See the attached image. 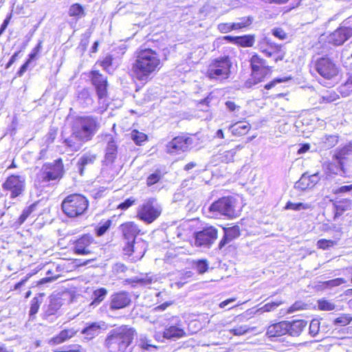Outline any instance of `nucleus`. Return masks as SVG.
Instances as JSON below:
<instances>
[{"instance_id": "nucleus-1", "label": "nucleus", "mask_w": 352, "mask_h": 352, "mask_svg": "<svg viewBox=\"0 0 352 352\" xmlns=\"http://www.w3.org/2000/svg\"><path fill=\"white\" fill-rule=\"evenodd\" d=\"M161 67L157 53L151 49H144L137 53L131 66L132 76L140 81H147Z\"/></svg>"}, {"instance_id": "nucleus-2", "label": "nucleus", "mask_w": 352, "mask_h": 352, "mask_svg": "<svg viewBox=\"0 0 352 352\" xmlns=\"http://www.w3.org/2000/svg\"><path fill=\"white\" fill-rule=\"evenodd\" d=\"M135 336V330L126 325L111 330L104 340L108 352H131L130 345Z\"/></svg>"}, {"instance_id": "nucleus-3", "label": "nucleus", "mask_w": 352, "mask_h": 352, "mask_svg": "<svg viewBox=\"0 0 352 352\" xmlns=\"http://www.w3.org/2000/svg\"><path fill=\"white\" fill-rule=\"evenodd\" d=\"M232 63L228 56L211 59L206 72V76L210 80L223 81L230 76Z\"/></svg>"}, {"instance_id": "nucleus-4", "label": "nucleus", "mask_w": 352, "mask_h": 352, "mask_svg": "<svg viewBox=\"0 0 352 352\" xmlns=\"http://www.w3.org/2000/svg\"><path fill=\"white\" fill-rule=\"evenodd\" d=\"M89 206L88 199L80 194H72L66 197L61 207L63 212L69 217L82 215Z\"/></svg>"}, {"instance_id": "nucleus-5", "label": "nucleus", "mask_w": 352, "mask_h": 352, "mask_svg": "<svg viewBox=\"0 0 352 352\" xmlns=\"http://www.w3.org/2000/svg\"><path fill=\"white\" fill-rule=\"evenodd\" d=\"M98 129L97 120L91 116H86L76 120L72 127V131L80 140L86 142L91 140Z\"/></svg>"}, {"instance_id": "nucleus-6", "label": "nucleus", "mask_w": 352, "mask_h": 352, "mask_svg": "<svg viewBox=\"0 0 352 352\" xmlns=\"http://www.w3.org/2000/svg\"><path fill=\"white\" fill-rule=\"evenodd\" d=\"M162 208L154 198L145 200L138 207L137 217L146 223H151L161 214Z\"/></svg>"}, {"instance_id": "nucleus-7", "label": "nucleus", "mask_w": 352, "mask_h": 352, "mask_svg": "<svg viewBox=\"0 0 352 352\" xmlns=\"http://www.w3.org/2000/svg\"><path fill=\"white\" fill-rule=\"evenodd\" d=\"M64 173L63 164L61 159L54 161L52 164H44L39 173L38 179L42 183H47L52 180L60 179Z\"/></svg>"}, {"instance_id": "nucleus-8", "label": "nucleus", "mask_w": 352, "mask_h": 352, "mask_svg": "<svg viewBox=\"0 0 352 352\" xmlns=\"http://www.w3.org/2000/svg\"><path fill=\"white\" fill-rule=\"evenodd\" d=\"M209 211L232 219L236 216L235 199L232 197H224L212 203Z\"/></svg>"}, {"instance_id": "nucleus-9", "label": "nucleus", "mask_w": 352, "mask_h": 352, "mask_svg": "<svg viewBox=\"0 0 352 352\" xmlns=\"http://www.w3.org/2000/svg\"><path fill=\"white\" fill-rule=\"evenodd\" d=\"M120 229L124 239L126 240V244L123 248V251L125 254L130 256L135 251V239L140 230L136 224L131 221L122 224Z\"/></svg>"}, {"instance_id": "nucleus-10", "label": "nucleus", "mask_w": 352, "mask_h": 352, "mask_svg": "<svg viewBox=\"0 0 352 352\" xmlns=\"http://www.w3.org/2000/svg\"><path fill=\"white\" fill-rule=\"evenodd\" d=\"M25 177L16 175H12L8 177L2 185L3 190L10 192V197L12 199L21 195L25 190Z\"/></svg>"}, {"instance_id": "nucleus-11", "label": "nucleus", "mask_w": 352, "mask_h": 352, "mask_svg": "<svg viewBox=\"0 0 352 352\" xmlns=\"http://www.w3.org/2000/svg\"><path fill=\"white\" fill-rule=\"evenodd\" d=\"M317 72L326 79H331L338 74V67L330 58L322 57L319 58L315 64Z\"/></svg>"}, {"instance_id": "nucleus-12", "label": "nucleus", "mask_w": 352, "mask_h": 352, "mask_svg": "<svg viewBox=\"0 0 352 352\" xmlns=\"http://www.w3.org/2000/svg\"><path fill=\"white\" fill-rule=\"evenodd\" d=\"M252 76L257 81H261L268 74L271 69L267 65L266 61L258 55H253L250 58Z\"/></svg>"}, {"instance_id": "nucleus-13", "label": "nucleus", "mask_w": 352, "mask_h": 352, "mask_svg": "<svg viewBox=\"0 0 352 352\" xmlns=\"http://www.w3.org/2000/svg\"><path fill=\"white\" fill-rule=\"evenodd\" d=\"M94 237L89 234H83L74 242L73 250L76 254L89 255L93 253Z\"/></svg>"}, {"instance_id": "nucleus-14", "label": "nucleus", "mask_w": 352, "mask_h": 352, "mask_svg": "<svg viewBox=\"0 0 352 352\" xmlns=\"http://www.w3.org/2000/svg\"><path fill=\"white\" fill-rule=\"evenodd\" d=\"M191 144L192 140L189 138L176 137L167 144L166 151L170 154H177L180 152H184L188 150Z\"/></svg>"}, {"instance_id": "nucleus-15", "label": "nucleus", "mask_w": 352, "mask_h": 352, "mask_svg": "<svg viewBox=\"0 0 352 352\" xmlns=\"http://www.w3.org/2000/svg\"><path fill=\"white\" fill-rule=\"evenodd\" d=\"M217 237V230L214 227H208L198 232L195 236V244L197 246L209 245Z\"/></svg>"}, {"instance_id": "nucleus-16", "label": "nucleus", "mask_w": 352, "mask_h": 352, "mask_svg": "<svg viewBox=\"0 0 352 352\" xmlns=\"http://www.w3.org/2000/svg\"><path fill=\"white\" fill-rule=\"evenodd\" d=\"M131 302V296L128 292H116L110 297L109 308L111 310L123 309L129 306Z\"/></svg>"}, {"instance_id": "nucleus-17", "label": "nucleus", "mask_w": 352, "mask_h": 352, "mask_svg": "<svg viewBox=\"0 0 352 352\" xmlns=\"http://www.w3.org/2000/svg\"><path fill=\"white\" fill-rule=\"evenodd\" d=\"M104 141L107 142L104 162L107 165L114 162L118 153V145L115 138L111 134L104 136Z\"/></svg>"}, {"instance_id": "nucleus-18", "label": "nucleus", "mask_w": 352, "mask_h": 352, "mask_svg": "<svg viewBox=\"0 0 352 352\" xmlns=\"http://www.w3.org/2000/svg\"><path fill=\"white\" fill-rule=\"evenodd\" d=\"M352 36V27H341L330 35V41L336 45L343 44Z\"/></svg>"}, {"instance_id": "nucleus-19", "label": "nucleus", "mask_w": 352, "mask_h": 352, "mask_svg": "<svg viewBox=\"0 0 352 352\" xmlns=\"http://www.w3.org/2000/svg\"><path fill=\"white\" fill-rule=\"evenodd\" d=\"M91 81L96 89L98 98L102 99L105 97L107 94V79L98 72L94 71L91 72Z\"/></svg>"}, {"instance_id": "nucleus-20", "label": "nucleus", "mask_w": 352, "mask_h": 352, "mask_svg": "<svg viewBox=\"0 0 352 352\" xmlns=\"http://www.w3.org/2000/svg\"><path fill=\"white\" fill-rule=\"evenodd\" d=\"M287 321L284 320L270 324L267 329L266 335L269 338H276L287 334Z\"/></svg>"}, {"instance_id": "nucleus-21", "label": "nucleus", "mask_w": 352, "mask_h": 352, "mask_svg": "<svg viewBox=\"0 0 352 352\" xmlns=\"http://www.w3.org/2000/svg\"><path fill=\"white\" fill-rule=\"evenodd\" d=\"M96 154L89 151L82 154L77 162V168L80 175L84 174L86 167L94 164L96 160Z\"/></svg>"}, {"instance_id": "nucleus-22", "label": "nucleus", "mask_w": 352, "mask_h": 352, "mask_svg": "<svg viewBox=\"0 0 352 352\" xmlns=\"http://www.w3.org/2000/svg\"><path fill=\"white\" fill-rule=\"evenodd\" d=\"M307 325V322L305 320L287 321V334L292 337H298L301 334Z\"/></svg>"}, {"instance_id": "nucleus-23", "label": "nucleus", "mask_w": 352, "mask_h": 352, "mask_svg": "<svg viewBox=\"0 0 352 352\" xmlns=\"http://www.w3.org/2000/svg\"><path fill=\"white\" fill-rule=\"evenodd\" d=\"M224 235L220 241L219 247L221 249L226 244L229 243L233 239L237 238L240 235V230L237 226L224 228Z\"/></svg>"}, {"instance_id": "nucleus-24", "label": "nucleus", "mask_w": 352, "mask_h": 352, "mask_svg": "<svg viewBox=\"0 0 352 352\" xmlns=\"http://www.w3.org/2000/svg\"><path fill=\"white\" fill-rule=\"evenodd\" d=\"M103 326L104 322H92L89 324L81 333L85 336V338L91 340L100 333Z\"/></svg>"}, {"instance_id": "nucleus-25", "label": "nucleus", "mask_w": 352, "mask_h": 352, "mask_svg": "<svg viewBox=\"0 0 352 352\" xmlns=\"http://www.w3.org/2000/svg\"><path fill=\"white\" fill-rule=\"evenodd\" d=\"M185 332L178 325H170L165 328L163 337L166 339H177L184 337Z\"/></svg>"}, {"instance_id": "nucleus-26", "label": "nucleus", "mask_w": 352, "mask_h": 352, "mask_svg": "<svg viewBox=\"0 0 352 352\" xmlns=\"http://www.w3.org/2000/svg\"><path fill=\"white\" fill-rule=\"evenodd\" d=\"M334 160V162H328L324 164L323 166L325 173L327 175H337L340 171H342L343 173H345L346 170L344 167V162H338L336 160Z\"/></svg>"}, {"instance_id": "nucleus-27", "label": "nucleus", "mask_w": 352, "mask_h": 352, "mask_svg": "<svg viewBox=\"0 0 352 352\" xmlns=\"http://www.w3.org/2000/svg\"><path fill=\"white\" fill-rule=\"evenodd\" d=\"M76 333L74 329H64L58 335L52 338L49 343L51 344H59L72 338Z\"/></svg>"}, {"instance_id": "nucleus-28", "label": "nucleus", "mask_w": 352, "mask_h": 352, "mask_svg": "<svg viewBox=\"0 0 352 352\" xmlns=\"http://www.w3.org/2000/svg\"><path fill=\"white\" fill-rule=\"evenodd\" d=\"M250 124L245 121L236 122L229 126V130L234 135H243L250 129Z\"/></svg>"}, {"instance_id": "nucleus-29", "label": "nucleus", "mask_w": 352, "mask_h": 352, "mask_svg": "<svg viewBox=\"0 0 352 352\" xmlns=\"http://www.w3.org/2000/svg\"><path fill=\"white\" fill-rule=\"evenodd\" d=\"M82 143H84V142L80 140L76 135H74V133L73 131L71 135L63 141L65 146L67 147L69 151L72 152L80 150Z\"/></svg>"}, {"instance_id": "nucleus-30", "label": "nucleus", "mask_w": 352, "mask_h": 352, "mask_svg": "<svg viewBox=\"0 0 352 352\" xmlns=\"http://www.w3.org/2000/svg\"><path fill=\"white\" fill-rule=\"evenodd\" d=\"M341 59L344 67L352 69V42L343 49Z\"/></svg>"}, {"instance_id": "nucleus-31", "label": "nucleus", "mask_w": 352, "mask_h": 352, "mask_svg": "<svg viewBox=\"0 0 352 352\" xmlns=\"http://www.w3.org/2000/svg\"><path fill=\"white\" fill-rule=\"evenodd\" d=\"M254 18L251 16H246L239 18L236 22H234V30L248 29L253 23Z\"/></svg>"}, {"instance_id": "nucleus-32", "label": "nucleus", "mask_w": 352, "mask_h": 352, "mask_svg": "<svg viewBox=\"0 0 352 352\" xmlns=\"http://www.w3.org/2000/svg\"><path fill=\"white\" fill-rule=\"evenodd\" d=\"M62 306L61 300L57 298L50 299V304L45 311V316L46 317L54 315Z\"/></svg>"}, {"instance_id": "nucleus-33", "label": "nucleus", "mask_w": 352, "mask_h": 352, "mask_svg": "<svg viewBox=\"0 0 352 352\" xmlns=\"http://www.w3.org/2000/svg\"><path fill=\"white\" fill-rule=\"evenodd\" d=\"M338 91L343 97H347L352 94V73L348 74L347 80L339 87Z\"/></svg>"}, {"instance_id": "nucleus-34", "label": "nucleus", "mask_w": 352, "mask_h": 352, "mask_svg": "<svg viewBox=\"0 0 352 352\" xmlns=\"http://www.w3.org/2000/svg\"><path fill=\"white\" fill-rule=\"evenodd\" d=\"M352 153V144L350 143L345 146L337 150L333 155V160L338 162L342 161L346 159V156Z\"/></svg>"}, {"instance_id": "nucleus-35", "label": "nucleus", "mask_w": 352, "mask_h": 352, "mask_svg": "<svg viewBox=\"0 0 352 352\" xmlns=\"http://www.w3.org/2000/svg\"><path fill=\"white\" fill-rule=\"evenodd\" d=\"M85 14L83 6L79 3H74L69 8V15L70 16L80 19L84 17Z\"/></svg>"}, {"instance_id": "nucleus-36", "label": "nucleus", "mask_w": 352, "mask_h": 352, "mask_svg": "<svg viewBox=\"0 0 352 352\" xmlns=\"http://www.w3.org/2000/svg\"><path fill=\"white\" fill-rule=\"evenodd\" d=\"M191 265L200 274H204L208 269V262L206 259L193 260Z\"/></svg>"}, {"instance_id": "nucleus-37", "label": "nucleus", "mask_w": 352, "mask_h": 352, "mask_svg": "<svg viewBox=\"0 0 352 352\" xmlns=\"http://www.w3.org/2000/svg\"><path fill=\"white\" fill-rule=\"evenodd\" d=\"M295 188L302 190L313 188V184L310 182L307 173H304L301 176L300 179L295 184Z\"/></svg>"}, {"instance_id": "nucleus-38", "label": "nucleus", "mask_w": 352, "mask_h": 352, "mask_svg": "<svg viewBox=\"0 0 352 352\" xmlns=\"http://www.w3.org/2000/svg\"><path fill=\"white\" fill-rule=\"evenodd\" d=\"M267 47L263 48V47L261 45V50L268 57L273 56L276 52H280V50L282 48L280 45H278L269 41L267 42Z\"/></svg>"}, {"instance_id": "nucleus-39", "label": "nucleus", "mask_w": 352, "mask_h": 352, "mask_svg": "<svg viewBox=\"0 0 352 352\" xmlns=\"http://www.w3.org/2000/svg\"><path fill=\"white\" fill-rule=\"evenodd\" d=\"M255 42V36L254 35H244L241 36H237V43L236 45H240L243 47H252L254 45Z\"/></svg>"}, {"instance_id": "nucleus-40", "label": "nucleus", "mask_w": 352, "mask_h": 352, "mask_svg": "<svg viewBox=\"0 0 352 352\" xmlns=\"http://www.w3.org/2000/svg\"><path fill=\"white\" fill-rule=\"evenodd\" d=\"M311 204L308 203H293L291 201H288L285 206V209L286 210H293L296 211L305 210L311 209Z\"/></svg>"}, {"instance_id": "nucleus-41", "label": "nucleus", "mask_w": 352, "mask_h": 352, "mask_svg": "<svg viewBox=\"0 0 352 352\" xmlns=\"http://www.w3.org/2000/svg\"><path fill=\"white\" fill-rule=\"evenodd\" d=\"M283 304L282 301H276L272 302L270 303H267L263 307L257 309L254 314H262L264 312H270L274 311L278 306Z\"/></svg>"}, {"instance_id": "nucleus-42", "label": "nucleus", "mask_w": 352, "mask_h": 352, "mask_svg": "<svg viewBox=\"0 0 352 352\" xmlns=\"http://www.w3.org/2000/svg\"><path fill=\"white\" fill-rule=\"evenodd\" d=\"M107 294V290L105 288H100L93 293V301L91 305L100 304Z\"/></svg>"}, {"instance_id": "nucleus-43", "label": "nucleus", "mask_w": 352, "mask_h": 352, "mask_svg": "<svg viewBox=\"0 0 352 352\" xmlns=\"http://www.w3.org/2000/svg\"><path fill=\"white\" fill-rule=\"evenodd\" d=\"M242 146L240 145H238L235 148L230 149L229 151H225L223 153L221 154V160L222 162H224L226 163L231 162L234 160V157L235 154L236 153V151L241 149Z\"/></svg>"}, {"instance_id": "nucleus-44", "label": "nucleus", "mask_w": 352, "mask_h": 352, "mask_svg": "<svg viewBox=\"0 0 352 352\" xmlns=\"http://www.w3.org/2000/svg\"><path fill=\"white\" fill-rule=\"evenodd\" d=\"M138 346L144 351H150L151 349H157V346L151 344V340L144 335H141L138 340Z\"/></svg>"}, {"instance_id": "nucleus-45", "label": "nucleus", "mask_w": 352, "mask_h": 352, "mask_svg": "<svg viewBox=\"0 0 352 352\" xmlns=\"http://www.w3.org/2000/svg\"><path fill=\"white\" fill-rule=\"evenodd\" d=\"M41 304V300H40L37 297H34L31 300V305H30V318H34L35 315L38 311L40 305Z\"/></svg>"}, {"instance_id": "nucleus-46", "label": "nucleus", "mask_w": 352, "mask_h": 352, "mask_svg": "<svg viewBox=\"0 0 352 352\" xmlns=\"http://www.w3.org/2000/svg\"><path fill=\"white\" fill-rule=\"evenodd\" d=\"M131 138L136 144H141L147 140V135L144 133L133 130L131 132Z\"/></svg>"}, {"instance_id": "nucleus-47", "label": "nucleus", "mask_w": 352, "mask_h": 352, "mask_svg": "<svg viewBox=\"0 0 352 352\" xmlns=\"http://www.w3.org/2000/svg\"><path fill=\"white\" fill-rule=\"evenodd\" d=\"M250 330V328L248 326L244 324L234 327V328L230 329L229 331L234 336H239L248 333Z\"/></svg>"}, {"instance_id": "nucleus-48", "label": "nucleus", "mask_w": 352, "mask_h": 352, "mask_svg": "<svg viewBox=\"0 0 352 352\" xmlns=\"http://www.w3.org/2000/svg\"><path fill=\"white\" fill-rule=\"evenodd\" d=\"M338 142V137L335 135H326L323 142L324 147L330 148L336 146Z\"/></svg>"}, {"instance_id": "nucleus-49", "label": "nucleus", "mask_w": 352, "mask_h": 352, "mask_svg": "<svg viewBox=\"0 0 352 352\" xmlns=\"http://www.w3.org/2000/svg\"><path fill=\"white\" fill-rule=\"evenodd\" d=\"M346 280L342 278H338L333 280H327L323 283V286L326 288H332L346 283Z\"/></svg>"}, {"instance_id": "nucleus-50", "label": "nucleus", "mask_w": 352, "mask_h": 352, "mask_svg": "<svg viewBox=\"0 0 352 352\" xmlns=\"http://www.w3.org/2000/svg\"><path fill=\"white\" fill-rule=\"evenodd\" d=\"M338 98V95L334 92H327L322 95L320 98V103L322 102H332L336 101Z\"/></svg>"}, {"instance_id": "nucleus-51", "label": "nucleus", "mask_w": 352, "mask_h": 352, "mask_svg": "<svg viewBox=\"0 0 352 352\" xmlns=\"http://www.w3.org/2000/svg\"><path fill=\"white\" fill-rule=\"evenodd\" d=\"M336 244L337 241L336 240L320 239L317 242L318 248L322 250H327L336 245Z\"/></svg>"}, {"instance_id": "nucleus-52", "label": "nucleus", "mask_w": 352, "mask_h": 352, "mask_svg": "<svg viewBox=\"0 0 352 352\" xmlns=\"http://www.w3.org/2000/svg\"><path fill=\"white\" fill-rule=\"evenodd\" d=\"M32 211H33L32 207H28V208H25L23 210L22 214L19 217L17 221L15 223L16 226L19 227L21 224H23L25 222V221L27 219V218L30 216V214L32 213Z\"/></svg>"}, {"instance_id": "nucleus-53", "label": "nucleus", "mask_w": 352, "mask_h": 352, "mask_svg": "<svg viewBox=\"0 0 352 352\" xmlns=\"http://www.w3.org/2000/svg\"><path fill=\"white\" fill-rule=\"evenodd\" d=\"M111 224V220H107L102 224H100L96 229V234L98 236H102L110 228Z\"/></svg>"}, {"instance_id": "nucleus-54", "label": "nucleus", "mask_w": 352, "mask_h": 352, "mask_svg": "<svg viewBox=\"0 0 352 352\" xmlns=\"http://www.w3.org/2000/svg\"><path fill=\"white\" fill-rule=\"evenodd\" d=\"M217 30L223 34L228 33L232 30H234V24L233 23H219L217 25Z\"/></svg>"}, {"instance_id": "nucleus-55", "label": "nucleus", "mask_w": 352, "mask_h": 352, "mask_svg": "<svg viewBox=\"0 0 352 352\" xmlns=\"http://www.w3.org/2000/svg\"><path fill=\"white\" fill-rule=\"evenodd\" d=\"M335 305L327 300H318V307L320 310L331 311L335 309Z\"/></svg>"}, {"instance_id": "nucleus-56", "label": "nucleus", "mask_w": 352, "mask_h": 352, "mask_svg": "<svg viewBox=\"0 0 352 352\" xmlns=\"http://www.w3.org/2000/svg\"><path fill=\"white\" fill-rule=\"evenodd\" d=\"M352 317L349 315H342L334 320V324L340 326H345L351 322Z\"/></svg>"}, {"instance_id": "nucleus-57", "label": "nucleus", "mask_w": 352, "mask_h": 352, "mask_svg": "<svg viewBox=\"0 0 352 352\" xmlns=\"http://www.w3.org/2000/svg\"><path fill=\"white\" fill-rule=\"evenodd\" d=\"M320 330V322L318 320H313L309 324V333L314 337L316 336Z\"/></svg>"}, {"instance_id": "nucleus-58", "label": "nucleus", "mask_w": 352, "mask_h": 352, "mask_svg": "<svg viewBox=\"0 0 352 352\" xmlns=\"http://www.w3.org/2000/svg\"><path fill=\"white\" fill-rule=\"evenodd\" d=\"M161 179V175L160 172H155L150 175L146 179V184L148 186H153L157 183Z\"/></svg>"}, {"instance_id": "nucleus-59", "label": "nucleus", "mask_w": 352, "mask_h": 352, "mask_svg": "<svg viewBox=\"0 0 352 352\" xmlns=\"http://www.w3.org/2000/svg\"><path fill=\"white\" fill-rule=\"evenodd\" d=\"M113 58L111 56L109 55L107 56L101 62L100 65L101 66L107 70V72H111V66L112 64Z\"/></svg>"}, {"instance_id": "nucleus-60", "label": "nucleus", "mask_w": 352, "mask_h": 352, "mask_svg": "<svg viewBox=\"0 0 352 352\" xmlns=\"http://www.w3.org/2000/svg\"><path fill=\"white\" fill-rule=\"evenodd\" d=\"M135 202V199L131 197V198H129L127 199H126L124 201H123L122 203H121L119 206H118V208L121 209V210H126L128 209L130 206H131L132 205H133Z\"/></svg>"}, {"instance_id": "nucleus-61", "label": "nucleus", "mask_w": 352, "mask_h": 352, "mask_svg": "<svg viewBox=\"0 0 352 352\" xmlns=\"http://www.w3.org/2000/svg\"><path fill=\"white\" fill-rule=\"evenodd\" d=\"M272 34L274 36H276L281 40H284L287 38L286 33L281 28L273 29Z\"/></svg>"}, {"instance_id": "nucleus-62", "label": "nucleus", "mask_w": 352, "mask_h": 352, "mask_svg": "<svg viewBox=\"0 0 352 352\" xmlns=\"http://www.w3.org/2000/svg\"><path fill=\"white\" fill-rule=\"evenodd\" d=\"M226 108L231 112L238 111L240 109V107L236 105L232 101H227L226 102Z\"/></svg>"}, {"instance_id": "nucleus-63", "label": "nucleus", "mask_w": 352, "mask_h": 352, "mask_svg": "<svg viewBox=\"0 0 352 352\" xmlns=\"http://www.w3.org/2000/svg\"><path fill=\"white\" fill-rule=\"evenodd\" d=\"M351 202L348 200H346L344 203H339L336 208L338 210H341L342 212L348 210L350 208Z\"/></svg>"}, {"instance_id": "nucleus-64", "label": "nucleus", "mask_w": 352, "mask_h": 352, "mask_svg": "<svg viewBox=\"0 0 352 352\" xmlns=\"http://www.w3.org/2000/svg\"><path fill=\"white\" fill-rule=\"evenodd\" d=\"M304 305L300 302L293 304L288 309V313H293L295 311L302 309Z\"/></svg>"}]
</instances>
